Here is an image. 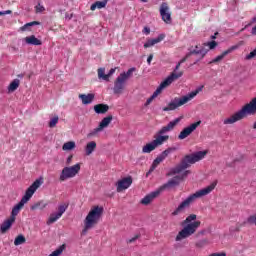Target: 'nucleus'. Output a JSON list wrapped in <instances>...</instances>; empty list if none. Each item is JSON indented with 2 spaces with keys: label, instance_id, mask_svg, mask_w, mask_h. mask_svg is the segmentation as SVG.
I'll list each match as a JSON object with an SVG mask.
<instances>
[{
  "label": "nucleus",
  "instance_id": "obj_1",
  "mask_svg": "<svg viewBox=\"0 0 256 256\" xmlns=\"http://www.w3.org/2000/svg\"><path fill=\"white\" fill-rule=\"evenodd\" d=\"M207 153V150H203L190 155H186L178 165L170 169V171L168 172L169 177H172L173 175L177 176L171 178L166 184L158 188L160 192L163 193L165 189L177 187L183 181V179H185V177H187L191 173V171L187 169H189L191 165H194V163L205 159Z\"/></svg>",
  "mask_w": 256,
  "mask_h": 256
},
{
  "label": "nucleus",
  "instance_id": "obj_2",
  "mask_svg": "<svg viewBox=\"0 0 256 256\" xmlns=\"http://www.w3.org/2000/svg\"><path fill=\"white\" fill-rule=\"evenodd\" d=\"M215 187H217V180L212 182L210 185L196 191L193 194H190L187 198H185L171 213L172 217H177L178 215H183L193 205L197 199H202V197H207V195H211L213 191H215Z\"/></svg>",
  "mask_w": 256,
  "mask_h": 256
},
{
  "label": "nucleus",
  "instance_id": "obj_3",
  "mask_svg": "<svg viewBox=\"0 0 256 256\" xmlns=\"http://www.w3.org/2000/svg\"><path fill=\"white\" fill-rule=\"evenodd\" d=\"M181 117L176 118L168 123V125L162 127L158 136L150 143L146 144L142 148V153H151L155 151L156 147H159L165 143V141H169V135H165V133H169V131H173L179 123H181Z\"/></svg>",
  "mask_w": 256,
  "mask_h": 256
},
{
  "label": "nucleus",
  "instance_id": "obj_4",
  "mask_svg": "<svg viewBox=\"0 0 256 256\" xmlns=\"http://www.w3.org/2000/svg\"><path fill=\"white\" fill-rule=\"evenodd\" d=\"M183 229H181L175 237V241L177 243L184 241V239H189L191 235H195L197 233V229L201 227V221L197 220V215L190 214L183 221Z\"/></svg>",
  "mask_w": 256,
  "mask_h": 256
},
{
  "label": "nucleus",
  "instance_id": "obj_5",
  "mask_svg": "<svg viewBox=\"0 0 256 256\" xmlns=\"http://www.w3.org/2000/svg\"><path fill=\"white\" fill-rule=\"evenodd\" d=\"M42 185H43V177H40L36 179L32 183V185L29 186V188L26 190L20 202L12 208L10 218L14 219L15 221L17 215L21 213V209L25 207L26 203H29V201H31V198L33 197V195H35V192L37 191V189H39V187H41Z\"/></svg>",
  "mask_w": 256,
  "mask_h": 256
},
{
  "label": "nucleus",
  "instance_id": "obj_6",
  "mask_svg": "<svg viewBox=\"0 0 256 256\" xmlns=\"http://www.w3.org/2000/svg\"><path fill=\"white\" fill-rule=\"evenodd\" d=\"M256 113V98H253L249 103L245 104L240 110L236 111L230 117L223 120V125H235L238 121H243L248 115Z\"/></svg>",
  "mask_w": 256,
  "mask_h": 256
},
{
  "label": "nucleus",
  "instance_id": "obj_7",
  "mask_svg": "<svg viewBox=\"0 0 256 256\" xmlns=\"http://www.w3.org/2000/svg\"><path fill=\"white\" fill-rule=\"evenodd\" d=\"M103 206H93L88 212L86 218L84 219V228L82 230V235H87V231L93 229L101 218L103 217Z\"/></svg>",
  "mask_w": 256,
  "mask_h": 256
},
{
  "label": "nucleus",
  "instance_id": "obj_8",
  "mask_svg": "<svg viewBox=\"0 0 256 256\" xmlns=\"http://www.w3.org/2000/svg\"><path fill=\"white\" fill-rule=\"evenodd\" d=\"M203 87H204L203 85L199 86L194 91H192L180 98L175 97L168 103L167 107H164L162 110L163 111H175V109H179V107H183V105H187V103H189V101H193V98L196 95H199V93H201V91H203Z\"/></svg>",
  "mask_w": 256,
  "mask_h": 256
},
{
  "label": "nucleus",
  "instance_id": "obj_9",
  "mask_svg": "<svg viewBox=\"0 0 256 256\" xmlns=\"http://www.w3.org/2000/svg\"><path fill=\"white\" fill-rule=\"evenodd\" d=\"M181 77H183V73H178V74L171 73V75H169L163 82H161L159 87L152 94V97L147 99L146 105H151V103H153V100L157 99V97L161 95V93L163 92V89H167V87H169L171 83H173L174 81H177V79H181Z\"/></svg>",
  "mask_w": 256,
  "mask_h": 256
},
{
  "label": "nucleus",
  "instance_id": "obj_10",
  "mask_svg": "<svg viewBox=\"0 0 256 256\" xmlns=\"http://www.w3.org/2000/svg\"><path fill=\"white\" fill-rule=\"evenodd\" d=\"M81 171V163H76L73 166H66L62 169L60 173L59 180L67 181V179H73L79 175Z\"/></svg>",
  "mask_w": 256,
  "mask_h": 256
},
{
  "label": "nucleus",
  "instance_id": "obj_11",
  "mask_svg": "<svg viewBox=\"0 0 256 256\" xmlns=\"http://www.w3.org/2000/svg\"><path fill=\"white\" fill-rule=\"evenodd\" d=\"M173 151H177V148L175 147H169L166 150H164L161 154H159L157 156L156 159H154L148 173L146 174L147 177H149L150 173H153V171H155V169H157V167H159V165L161 163H163L164 159H167V157H169V155H171V153H173Z\"/></svg>",
  "mask_w": 256,
  "mask_h": 256
},
{
  "label": "nucleus",
  "instance_id": "obj_12",
  "mask_svg": "<svg viewBox=\"0 0 256 256\" xmlns=\"http://www.w3.org/2000/svg\"><path fill=\"white\" fill-rule=\"evenodd\" d=\"M69 209V203H62L58 206V212L52 213L50 217L47 220V225H53L56 221H59L61 217H63V214L65 211Z\"/></svg>",
  "mask_w": 256,
  "mask_h": 256
},
{
  "label": "nucleus",
  "instance_id": "obj_13",
  "mask_svg": "<svg viewBox=\"0 0 256 256\" xmlns=\"http://www.w3.org/2000/svg\"><path fill=\"white\" fill-rule=\"evenodd\" d=\"M133 184V179L131 177H125L117 181L116 183V191L117 193H122L131 187Z\"/></svg>",
  "mask_w": 256,
  "mask_h": 256
},
{
  "label": "nucleus",
  "instance_id": "obj_14",
  "mask_svg": "<svg viewBox=\"0 0 256 256\" xmlns=\"http://www.w3.org/2000/svg\"><path fill=\"white\" fill-rule=\"evenodd\" d=\"M199 125H201V121L190 124L188 127L184 128L180 132V134L178 135V139H187V137H189V135H191V133H193V131H195L197 127H199Z\"/></svg>",
  "mask_w": 256,
  "mask_h": 256
},
{
  "label": "nucleus",
  "instance_id": "obj_15",
  "mask_svg": "<svg viewBox=\"0 0 256 256\" xmlns=\"http://www.w3.org/2000/svg\"><path fill=\"white\" fill-rule=\"evenodd\" d=\"M160 15L164 23H171V12H169V5L165 2L160 6Z\"/></svg>",
  "mask_w": 256,
  "mask_h": 256
},
{
  "label": "nucleus",
  "instance_id": "obj_16",
  "mask_svg": "<svg viewBox=\"0 0 256 256\" xmlns=\"http://www.w3.org/2000/svg\"><path fill=\"white\" fill-rule=\"evenodd\" d=\"M126 83H127V80H125L124 78L120 76L116 78L114 82V88H113L115 95H121V93H123Z\"/></svg>",
  "mask_w": 256,
  "mask_h": 256
},
{
  "label": "nucleus",
  "instance_id": "obj_17",
  "mask_svg": "<svg viewBox=\"0 0 256 256\" xmlns=\"http://www.w3.org/2000/svg\"><path fill=\"white\" fill-rule=\"evenodd\" d=\"M161 195V190L158 188L157 190L149 193L144 198L141 199L140 203L141 205H150V203H153L157 197Z\"/></svg>",
  "mask_w": 256,
  "mask_h": 256
},
{
  "label": "nucleus",
  "instance_id": "obj_18",
  "mask_svg": "<svg viewBox=\"0 0 256 256\" xmlns=\"http://www.w3.org/2000/svg\"><path fill=\"white\" fill-rule=\"evenodd\" d=\"M236 49H239L238 45H234L230 48H228L227 50H225L223 53H221L220 55H218L216 58H214L211 63H219V61H223V59H225V57H227V55H229V53H233V51H236Z\"/></svg>",
  "mask_w": 256,
  "mask_h": 256
},
{
  "label": "nucleus",
  "instance_id": "obj_19",
  "mask_svg": "<svg viewBox=\"0 0 256 256\" xmlns=\"http://www.w3.org/2000/svg\"><path fill=\"white\" fill-rule=\"evenodd\" d=\"M207 53H209V49L205 48V47H199V46H195V48H191L190 52L188 54L189 55H201V59H203V57H205V55H207Z\"/></svg>",
  "mask_w": 256,
  "mask_h": 256
},
{
  "label": "nucleus",
  "instance_id": "obj_20",
  "mask_svg": "<svg viewBox=\"0 0 256 256\" xmlns=\"http://www.w3.org/2000/svg\"><path fill=\"white\" fill-rule=\"evenodd\" d=\"M13 223H15V219L13 218H8L3 221L2 225H0V233L5 234L6 232L13 227Z\"/></svg>",
  "mask_w": 256,
  "mask_h": 256
},
{
  "label": "nucleus",
  "instance_id": "obj_21",
  "mask_svg": "<svg viewBox=\"0 0 256 256\" xmlns=\"http://www.w3.org/2000/svg\"><path fill=\"white\" fill-rule=\"evenodd\" d=\"M79 99L82 101L83 105H91L95 99V94L89 93V94H79Z\"/></svg>",
  "mask_w": 256,
  "mask_h": 256
},
{
  "label": "nucleus",
  "instance_id": "obj_22",
  "mask_svg": "<svg viewBox=\"0 0 256 256\" xmlns=\"http://www.w3.org/2000/svg\"><path fill=\"white\" fill-rule=\"evenodd\" d=\"M165 39V34H160L158 35L157 38L149 39L147 42L144 44V48L148 49V47H153V45H157V43H161Z\"/></svg>",
  "mask_w": 256,
  "mask_h": 256
},
{
  "label": "nucleus",
  "instance_id": "obj_23",
  "mask_svg": "<svg viewBox=\"0 0 256 256\" xmlns=\"http://www.w3.org/2000/svg\"><path fill=\"white\" fill-rule=\"evenodd\" d=\"M23 41L26 45H43V42L39 38L35 37V35L25 37Z\"/></svg>",
  "mask_w": 256,
  "mask_h": 256
},
{
  "label": "nucleus",
  "instance_id": "obj_24",
  "mask_svg": "<svg viewBox=\"0 0 256 256\" xmlns=\"http://www.w3.org/2000/svg\"><path fill=\"white\" fill-rule=\"evenodd\" d=\"M95 149H97V142L95 141L88 142L84 148L85 155L87 156L93 155V153L95 152Z\"/></svg>",
  "mask_w": 256,
  "mask_h": 256
},
{
  "label": "nucleus",
  "instance_id": "obj_25",
  "mask_svg": "<svg viewBox=\"0 0 256 256\" xmlns=\"http://www.w3.org/2000/svg\"><path fill=\"white\" fill-rule=\"evenodd\" d=\"M94 111L98 115H103L109 111V106L107 104H98L94 106Z\"/></svg>",
  "mask_w": 256,
  "mask_h": 256
},
{
  "label": "nucleus",
  "instance_id": "obj_26",
  "mask_svg": "<svg viewBox=\"0 0 256 256\" xmlns=\"http://www.w3.org/2000/svg\"><path fill=\"white\" fill-rule=\"evenodd\" d=\"M111 121H113V116H108L102 119L98 127L103 131V129H106V127H109L111 124Z\"/></svg>",
  "mask_w": 256,
  "mask_h": 256
},
{
  "label": "nucleus",
  "instance_id": "obj_27",
  "mask_svg": "<svg viewBox=\"0 0 256 256\" xmlns=\"http://www.w3.org/2000/svg\"><path fill=\"white\" fill-rule=\"evenodd\" d=\"M20 83L21 81H19V79H14L8 86V93H13L17 91V89H19Z\"/></svg>",
  "mask_w": 256,
  "mask_h": 256
},
{
  "label": "nucleus",
  "instance_id": "obj_28",
  "mask_svg": "<svg viewBox=\"0 0 256 256\" xmlns=\"http://www.w3.org/2000/svg\"><path fill=\"white\" fill-rule=\"evenodd\" d=\"M107 6V0L97 1L96 3L92 4L90 9L91 11H95V9H103Z\"/></svg>",
  "mask_w": 256,
  "mask_h": 256
},
{
  "label": "nucleus",
  "instance_id": "obj_29",
  "mask_svg": "<svg viewBox=\"0 0 256 256\" xmlns=\"http://www.w3.org/2000/svg\"><path fill=\"white\" fill-rule=\"evenodd\" d=\"M45 207H47V203H45V201L40 200L38 202H36L35 204H33L30 209L31 211H36V209H45Z\"/></svg>",
  "mask_w": 256,
  "mask_h": 256
},
{
  "label": "nucleus",
  "instance_id": "obj_30",
  "mask_svg": "<svg viewBox=\"0 0 256 256\" xmlns=\"http://www.w3.org/2000/svg\"><path fill=\"white\" fill-rule=\"evenodd\" d=\"M133 73H135V68H130L128 69L127 72H122L119 76L125 81H127L133 76Z\"/></svg>",
  "mask_w": 256,
  "mask_h": 256
},
{
  "label": "nucleus",
  "instance_id": "obj_31",
  "mask_svg": "<svg viewBox=\"0 0 256 256\" xmlns=\"http://www.w3.org/2000/svg\"><path fill=\"white\" fill-rule=\"evenodd\" d=\"M75 147H77V145L75 144V141H68L63 144L62 149L64 151H73Z\"/></svg>",
  "mask_w": 256,
  "mask_h": 256
},
{
  "label": "nucleus",
  "instance_id": "obj_32",
  "mask_svg": "<svg viewBox=\"0 0 256 256\" xmlns=\"http://www.w3.org/2000/svg\"><path fill=\"white\" fill-rule=\"evenodd\" d=\"M27 239H25V236L23 234L18 235L14 240V245L16 247H19V245H24L26 243Z\"/></svg>",
  "mask_w": 256,
  "mask_h": 256
},
{
  "label": "nucleus",
  "instance_id": "obj_33",
  "mask_svg": "<svg viewBox=\"0 0 256 256\" xmlns=\"http://www.w3.org/2000/svg\"><path fill=\"white\" fill-rule=\"evenodd\" d=\"M101 131L103 130L100 129L99 126L97 128H94L87 134V139H93V137H97L99 133H101Z\"/></svg>",
  "mask_w": 256,
  "mask_h": 256
},
{
  "label": "nucleus",
  "instance_id": "obj_34",
  "mask_svg": "<svg viewBox=\"0 0 256 256\" xmlns=\"http://www.w3.org/2000/svg\"><path fill=\"white\" fill-rule=\"evenodd\" d=\"M242 225H256V214L249 216Z\"/></svg>",
  "mask_w": 256,
  "mask_h": 256
},
{
  "label": "nucleus",
  "instance_id": "obj_35",
  "mask_svg": "<svg viewBox=\"0 0 256 256\" xmlns=\"http://www.w3.org/2000/svg\"><path fill=\"white\" fill-rule=\"evenodd\" d=\"M98 79H103V81H108V76L105 74V68L98 69Z\"/></svg>",
  "mask_w": 256,
  "mask_h": 256
},
{
  "label": "nucleus",
  "instance_id": "obj_36",
  "mask_svg": "<svg viewBox=\"0 0 256 256\" xmlns=\"http://www.w3.org/2000/svg\"><path fill=\"white\" fill-rule=\"evenodd\" d=\"M59 123V116H54L53 118L50 119L49 121V127L53 129V127H56L57 124Z\"/></svg>",
  "mask_w": 256,
  "mask_h": 256
},
{
  "label": "nucleus",
  "instance_id": "obj_37",
  "mask_svg": "<svg viewBox=\"0 0 256 256\" xmlns=\"http://www.w3.org/2000/svg\"><path fill=\"white\" fill-rule=\"evenodd\" d=\"M204 47H207L208 51L212 50V49H215V47H217V42L215 40H213V41L204 43Z\"/></svg>",
  "mask_w": 256,
  "mask_h": 256
},
{
  "label": "nucleus",
  "instance_id": "obj_38",
  "mask_svg": "<svg viewBox=\"0 0 256 256\" xmlns=\"http://www.w3.org/2000/svg\"><path fill=\"white\" fill-rule=\"evenodd\" d=\"M33 25H39V22L34 21V22L27 23L21 27V31H27L29 27H33Z\"/></svg>",
  "mask_w": 256,
  "mask_h": 256
},
{
  "label": "nucleus",
  "instance_id": "obj_39",
  "mask_svg": "<svg viewBox=\"0 0 256 256\" xmlns=\"http://www.w3.org/2000/svg\"><path fill=\"white\" fill-rule=\"evenodd\" d=\"M35 11L36 13H43V11H45V6L38 3V5L35 6Z\"/></svg>",
  "mask_w": 256,
  "mask_h": 256
},
{
  "label": "nucleus",
  "instance_id": "obj_40",
  "mask_svg": "<svg viewBox=\"0 0 256 256\" xmlns=\"http://www.w3.org/2000/svg\"><path fill=\"white\" fill-rule=\"evenodd\" d=\"M139 239V235H136L130 239L126 240V243H135V241H137Z\"/></svg>",
  "mask_w": 256,
  "mask_h": 256
},
{
  "label": "nucleus",
  "instance_id": "obj_41",
  "mask_svg": "<svg viewBox=\"0 0 256 256\" xmlns=\"http://www.w3.org/2000/svg\"><path fill=\"white\" fill-rule=\"evenodd\" d=\"M11 13H12L11 10L0 11V17L3 15H11Z\"/></svg>",
  "mask_w": 256,
  "mask_h": 256
},
{
  "label": "nucleus",
  "instance_id": "obj_42",
  "mask_svg": "<svg viewBox=\"0 0 256 256\" xmlns=\"http://www.w3.org/2000/svg\"><path fill=\"white\" fill-rule=\"evenodd\" d=\"M117 70V68H111L110 71L108 72L107 76H108V81H109V77H111L115 71Z\"/></svg>",
  "mask_w": 256,
  "mask_h": 256
},
{
  "label": "nucleus",
  "instance_id": "obj_43",
  "mask_svg": "<svg viewBox=\"0 0 256 256\" xmlns=\"http://www.w3.org/2000/svg\"><path fill=\"white\" fill-rule=\"evenodd\" d=\"M142 33H144V35H149V33H151V29L149 27H144Z\"/></svg>",
  "mask_w": 256,
  "mask_h": 256
},
{
  "label": "nucleus",
  "instance_id": "obj_44",
  "mask_svg": "<svg viewBox=\"0 0 256 256\" xmlns=\"http://www.w3.org/2000/svg\"><path fill=\"white\" fill-rule=\"evenodd\" d=\"M72 161H73V155L68 156V158L66 159V165H71Z\"/></svg>",
  "mask_w": 256,
  "mask_h": 256
},
{
  "label": "nucleus",
  "instance_id": "obj_45",
  "mask_svg": "<svg viewBox=\"0 0 256 256\" xmlns=\"http://www.w3.org/2000/svg\"><path fill=\"white\" fill-rule=\"evenodd\" d=\"M179 67H181V63L178 62V64L176 65L175 69H174V72L172 73H175L176 75L179 74V73H183V72H175V71H179Z\"/></svg>",
  "mask_w": 256,
  "mask_h": 256
},
{
  "label": "nucleus",
  "instance_id": "obj_46",
  "mask_svg": "<svg viewBox=\"0 0 256 256\" xmlns=\"http://www.w3.org/2000/svg\"><path fill=\"white\" fill-rule=\"evenodd\" d=\"M151 61H153V55L152 54L150 56H148V58H147L148 65H151Z\"/></svg>",
  "mask_w": 256,
  "mask_h": 256
},
{
  "label": "nucleus",
  "instance_id": "obj_47",
  "mask_svg": "<svg viewBox=\"0 0 256 256\" xmlns=\"http://www.w3.org/2000/svg\"><path fill=\"white\" fill-rule=\"evenodd\" d=\"M251 35L256 36V25L252 28Z\"/></svg>",
  "mask_w": 256,
  "mask_h": 256
},
{
  "label": "nucleus",
  "instance_id": "obj_48",
  "mask_svg": "<svg viewBox=\"0 0 256 256\" xmlns=\"http://www.w3.org/2000/svg\"><path fill=\"white\" fill-rule=\"evenodd\" d=\"M196 247H203V241L197 242Z\"/></svg>",
  "mask_w": 256,
  "mask_h": 256
},
{
  "label": "nucleus",
  "instance_id": "obj_49",
  "mask_svg": "<svg viewBox=\"0 0 256 256\" xmlns=\"http://www.w3.org/2000/svg\"><path fill=\"white\" fill-rule=\"evenodd\" d=\"M187 57H189V56H186L185 58H183L181 61H179L178 63H180V65L182 64V63H185V61H187Z\"/></svg>",
  "mask_w": 256,
  "mask_h": 256
},
{
  "label": "nucleus",
  "instance_id": "obj_50",
  "mask_svg": "<svg viewBox=\"0 0 256 256\" xmlns=\"http://www.w3.org/2000/svg\"><path fill=\"white\" fill-rule=\"evenodd\" d=\"M71 17H73L72 14L70 16H69V14H66V19H71Z\"/></svg>",
  "mask_w": 256,
  "mask_h": 256
},
{
  "label": "nucleus",
  "instance_id": "obj_51",
  "mask_svg": "<svg viewBox=\"0 0 256 256\" xmlns=\"http://www.w3.org/2000/svg\"><path fill=\"white\" fill-rule=\"evenodd\" d=\"M251 23H256V16L252 18Z\"/></svg>",
  "mask_w": 256,
  "mask_h": 256
},
{
  "label": "nucleus",
  "instance_id": "obj_52",
  "mask_svg": "<svg viewBox=\"0 0 256 256\" xmlns=\"http://www.w3.org/2000/svg\"><path fill=\"white\" fill-rule=\"evenodd\" d=\"M216 35H217V33L215 35H212L211 39H216L217 38Z\"/></svg>",
  "mask_w": 256,
  "mask_h": 256
},
{
  "label": "nucleus",
  "instance_id": "obj_53",
  "mask_svg": "<svg viewBox=\"0 0 256 256\" xmlns=\"http://www.w3.org/2000/svg\"><path fill=\"white\" fill-rule=\"evenodd\" d=\"M140 1H142V3H147V0H140Z\"/></svg>",
  "mask_w": 256,
  "mask_h": 256
},
{
  "label": "nucleus",
  "instance_id": "obj_54",
  "mask_svg": "<svg viewBox=\"0 0 256 256\" xmlns=\"http://www.w3.org/2000/svg\"><path fill=\"white\" fill-rule=\"evenodd\" d=\"M245 29H247V26H246L245 28H242V30H241V31H245Z\"/></svg>",
  "mask_w": 256,
  "mask_h": 256
}]
</instances>
